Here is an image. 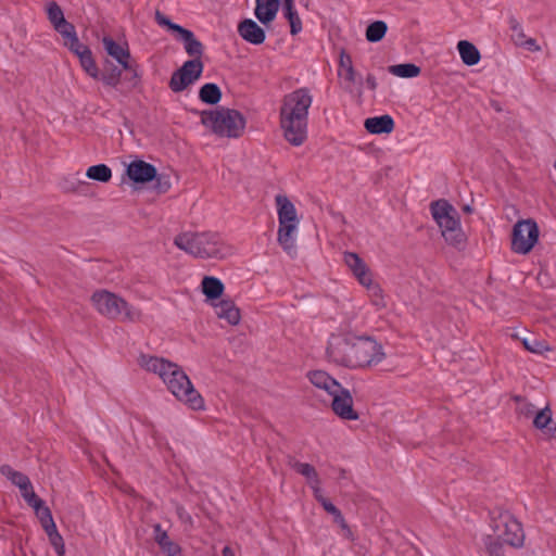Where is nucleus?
<instances>
[{
    "label": "nucleus",
    "instance_id": "43",
    "mask_svg": "<svg viewBox=\"0 0 556 556\" xmlns=\"http://www.w3.org/2000/svg\"><path fill=\"white\" fill-rule=\"evenodd\" d=\"M159 547L167 556H182L181 547L173 540L165 542L163 545Z\"/></svg>",
    "mask_w": 556,
    "mask_h": 556
},
{
    "label": "nucleus",
    "instance_id": "22",
    "mask_svg": "<svg viewBox=\"0 0 556 556\" xmlns=\"http://www.w3.org/2000/svg\"><path fill=\"white\" fill-rule=\"evenodd\" d=\"M309 381L318 389L325 390L329 395L341 386L336 379L324 370H313L307 374Z\"/></svg>",
    "mask_w": 556,
    "mask_h": 556
},
{
    "label": "nucleus",
    "instance_id": "54",
    "mask_svg": "<svg viewBox=\"0 0 556 556\" xmlns=\"http://www.w3.org/2000/svg\"><path fill=\"white\" fill-rule=\"evenodd\" d=\"M336 508H337V507H336L331 502H329V503H324V509H325L327 513H329V514L334 513V511H336Z\"/></svg>",
    "mask_w": 556,
    "mask_h": 556
},
{
    "label": "nucleus",
    "instance_id": "31",
    "mask_svg": "<svg viewBox=\"0 0 556 556\" xmlns=\"http://www.w3.org/2000/svg\"><path fill=\"white\" fill-rule=\"evenodd\" d=\"M86 176L87 178L99 182H108L112 178V170L105 164L92 165L88 167Z\"/></svg>",
    "mask_w": 556,
    "mask_h": 556
},
{
    "label": "nucleus",
    "instance_id": "57",
    "mask_svg": "<svg viewBox=\"0 0 556 556\" xmlns=\"http://www.w3.org/2000/svg\"><path fill=\"white\" fill-rule=\"evenodd\" d=\"M43 529H45V531H46V533H47V535H48V536H50V533H51V534L58 533V529H56V526H55V525H54V528H53V529H52V528H43Z\"/></svg>",
    "mask_w": 556,
    "mask_h": 556
},
{
    "label": "nucleus",
    "instance_id": "41",
    "mask_svg": "<svg viewBox=\"0 0 556 556\" xmlns=\"http://www.w3.org/2000/svg\"><path fill=\"white\" fill-rule=\"evenodd\" d=\"M64 46L67 47L70 49V51L73 52L77 58H80V55H83V53H85L84 50H90L89 47H87L86 45H84L79 41L77 36L72 38L68 41L66 40Z\"/></svg>",
    "mask_w": 556,
    "mask_h": 556
},
{
    "label": "nucleus",
    "instance_id": "30",
    "mask_svg": "<svg viewBox=\"0 0 556 556\" xmlns=\"http://www.w3.org/2000/svg\"><path fill=\"white\" fill-rule=\"evenodd\" d=\"M121 77L122 70L108 61L106 66L103 73L100 75L99 79H101L104 85L116 88L121 81Z\"/></svg>",
    "mask_w": 556,
    "mask_h": 556
},
{
    "label": "nucleus",
    "instance_id": "2",
    "mask_svg": "<svg viewBox=\"0 0 556 556\" xmlns=\"http://www.w3.org/2000/svg\"><path fill=\"white\" fill-rule=\"evenodd\" d=\"M138 364L148 371L156 374L172 394L193 410L204 409V400L194 389L180 366L163 357L140 354Z\"/></svg>",
    "mask_w": 556,
    "mask_h": 556
},
{
    "label": "nucleus",
    "instance_id": "45",
    "mask_svg": "<svg viewBox=\"0 0 556 556\" xmlns=\"http://www.w3.org/2000/svg\"><path fill=\"white\" fill-rule=\"evenodd\" d=\"M153 538L159 546L163 545L165 542L170 540V538L167 534V531L162 529L160 523L153 525Z\"/></svg>",
    "mask_w": 556,
    "mask_h": 556
},
{
    "label": "nucleus",
    "instance_id": "3",
    "mask_svg": "<svg viewBox=\"0 0 556 556\" xmlns=\"http://www.w3.org/2000/svg\"><path fill=\"white\" fill-rule=\"evenodd\" d=\"M313 98L307 88L296 89L285 96L280 108V124L283 136L292 146L299 147L307 138V115Z\"/></svg>",
    "mask_w": 556,
    "mask_h": 556
},
{
    "label": "nucleus",
    "instance_id": "11",
    "mask_svg": "<svg viewBox=\"0 0 556 556\" xmlns=\"http://www.w3.org/2000/svg\"><path fill=\"white\" fill-rule=\"evenodd\" d=\"M0 473L20 489L22 496L30 507L38 510L42 504V500L34 492L31 482L26 475L13 469L10 465H2L0 467Z\"/></svg>",
    "mask_w": 556,
    "mask_h": 556
},
{
    "label": "nucleus",
    "instance_id": "55",
    "mask_svg": "<svg viewBox=\"0 0 556 556\" xmlns=\"http://www.w3.org/2000/svg\"><path fill=\"white\" fill-rule=\"evenodd\" d=\"M526 45L528 46L529 49H532V47H534L535 50L539 49V47L535 45V40L534 39L527 40Z\"/></svg>",
    "mask_w": 556,
    "mask_h": 556
},
{
    "label": "nucleus",
    "instance_id": "53",
    "mask_svg": "<svg viewBox=\"0 0 556 556\" xmlns=\"http://www.w3.org/2000/svg\"><path fill=\"white\" fill-rule=\"evenodd\" d=\"M36 513L38 514L39 516V519H46V514L48 513V515H52L50 509L48 507H46L43 505V503L41 504V506L38 508V510H36Z\"/></svg>",
    "mask_w": 556,
    "mask_h": 556
},
{
    "label": "nucleus",
    "instance_id": "34",
    "mask_svg": "<svg viewBox=\"0 0 556 556\" xmlns=\"http://www.w3.org/2000/svg\"><path fill=\"white\" fill-rule=\"evenodd\" d=\"M85 53L80 55L79 63L83 70L92 78L99 79L100 73L96 64L91 50H84Z\"/></svg>",
    "mask_w": 556,
    "mask_h": 556
},
{
    "label": "nucleus",
    "instance_id": "5",
    "mask_svg": "<svg viewBox=\"0 0 556 556\" xmlns=\"http://www.w3.org/2000/svg\"><path fill=\"white\" fill-rule=\"evenodd\" d=\"M201 123L219 137L238 138L245 127L243 115L232 109L219 108L200 112Z\"/></svg>",
    "mask_w": 556,
    "mask_h": 556
},
{
    "label": "nucleus",
    "instance_id": "28",
    "mask_svg": "<svg viewBox=\"0 0 556 556\" xmlns=\"http://www.w3.org/2000/svg\"><path fill=\"white\" fill-rule=\"evenodd\" d=\"M202 292L210 300H216L220 298L224 292L223 282L213 276H205L202 280Z\"/></svg>",
    "mask_w": 556,
    "mask_h": 556
},
{
    "label": "nucleus",
    "instance_id": "51",
    "mask_svg": "<svg viewBox=\"0 0 556 556\" xmlns=\"http://www.w3.org/2000/svg\"><path fill=\"white\" fill-rule=\"evenodd\" d=\"M41 526L42 528H54V520H53V517L52 515H48V513L46 514V519H41Z\"/></svg>",
    "mask_w": 556,
    "mask_h": 556
},
{
    "label": "nucleus",
    "instance_id": "15",
    "mask_svg": "<svg viewBox=\"0 0 556 556\" xmlns=\"http://www.w3.org/2000/svg\"><path fill=\"white\" fill-rule=\"evenodd\" d=\"M238 34L252 45H262L265 41V30L253 20L245 18L238 25Z\"/></svg>",
    "mask_w": 556,
    "mask_h": 556
},
{
    "label": "nucleus",
    "instance_id": "18",
    "mask_svg": "<svg viewBox=\"0 0 556 556\" xmlns=\"http://www.w3.org/2000/svg\"><path fill=\"white\" fill-rule=\"evenodd\" d=\"M344 262L361 285L369 282V278L371 277L369 269L365 262L356 253H344Z\"/></svg>",
    "mask_w": 556,
    "mask_h": 556
},
{
    "label": "nucleus",
    "instance_id": "39",
    "mask_svg": "<svg viewBox=\"0 0 556 556\" xmlns=\"http://www.w3.org/2000/svg\"><path fill=\"white\" fill-rule=\"evenodd\" d=\"M504 542L498 538L488 536L485 540V547L490 556H504Z\"/></svg>",
    "mask_w": 556,
    "mask_h": 556
},
{
    "label": "nucleus",
    "instance_id": "35",
    "mask_svg": "<svg viewBox=\"0 0 556 556\" xmlns=\"http://www.w3.org/2000/svg\"><path fill=\"white\" fill-rule=\"evenodd\" d=\"M47 15L49 22L53 27L65 21L64 13L61 7L55 1H51L48 3Z\"/></svg>",
    "mask_w": 556,
    "mask_h": 556
},
{
    "label": "nucleus",
    "instance_id": "14",
    "mask_svg": "<svg viewBox=\"0 0 556 556\" xmlns=\"http://www.w3.org/2000/svg\"><path fill=\"white\" fill-rule=\"evenodd\" d=\"M126 173L129 179L137 184L150 182L156 178L155 166L142 160L129 163Z\"/></svg>",
    "mask_w": 556,
    "mask_h": 556
},
{
    "label": "nucleus",
    "instance_id": "26",
    "mask_svg": "<svg viewBox=\"0 0 556 556\" xmlns=\"http://www.w3.org/2000/svg\"><path fill=\"white\" fill-rule=\"evenodd\" d=\"M180 39L185 43V50L190 56L200 59L203 53V45L194 37L193 33L189 29L182 28L179 33Z\"/></svg>",
    "mask_w": 556,
    "mask_h": 556
},
{
    "label": "nucleus",
    "instance_id": "59",
    "mask_svg": "<svg viewBox=\"0 0 556 556\" xmlns=\"http://www.w3.org/2000/svg\"><path fill=\"white\" fill-rule=\"evenodd\" d=\"M317 501L324 506V503H329L330 501H328L326 497L324 496H318Z\"/></svg>",
    "mask_w": 556,
    "mask_h": 556
},
{
    "label": "nucleus",
    "instance_id": "1",
    "mask_svg": "<svg viewBox=\"0 0 556 556\" xmlns=\"http://www.w3.org/2000/svg\"><path fill=\"white\" fill-rule=\"evenodd\" d=\"M327 355L338 365L350 368H367L381 363L383 348L371 337L334 336L327 346Z\"/></svg>",
    "mask_w": 556,
    "mask_h": 556
},
{
    "label": "nucleus",
    "instance_id": "47",
    "mask_svg": "<svg viewBox=\"0 0 556 556\" xmlns=\"http://www.w3.org/2000/svg\"><path fill=\"white\" fill-rule=\"evenodd\" d=\"M176 513H177L178 518L184 523H190V525L192 523V518H191L190 514L181 505L176 506Z\"/></svg>",
    "mask_w": 556,
    "mask_h": 556
},
{
    "label": "nucleus",
    "instance_id": "27",
    "mask_svg": "<svg viewBox=\"0 0 556 556\" xmlns=\"http://www.w3.org/2000/svg\"><path fill=\"white\" fill-rule=\"evenodd\" d=\"M283 15L290 24L291 35H298L302 30V21L294 8V0L283 1Z\"/></svg>",
    "mask_w": 556,
    "mask_h": 556
},
{
    "label": "nucleus",
    "instance_id": "21",
    "mask_svg": "<svg viewBox=\"0 0 556 556\" xmlns=\"http://www.w3.org/2000/svg\"><path fill=\"white\" fill-rule=\"evenodd\" d=\"M288 465L307 479L313 491L319 492L320 480L316 469L312 465L301 463L292 456L288 457Z\"/></svg>",
    "mask_w": 556,
    "mask_h": 556
},
{
    "label": "nucleus",
    "instance_id": "33",
    "mask_svg": "<svg viewBox=\"0 0 556 556\" xmlns=\"http://www.w3.org/2000/svg\"><path fill=\"white\" fill-rule=\"evenodd\" d=\"M389 72L403 78H413L419 75L420 68L413 63H404L389 66Z\"/></svg>",
    "mask_w": 556,
    "mask_h": 556
},
{
    "label": "nucleus",
    "instance_id": "37",
    "mask_svg": "<svg viewBox=\"0 0 556 556\" xmlns=\"http://www.w3.org/2000/svg\"><path fill=\"white\" fill-rule=\"evenodd\" d=\"M522 345L527 351L535 354H543L545 351L549 350L545 341L538 340L536 338H525Z\"/></svg>",
    "mask_w": 556,
    "mask_h": 556
},
{
    "label": "nucleus",
    "instance_id": "17",
    "mask_svg": "<svg viewBox=\"0 0 556 556\" xmlns=\"http://www.w3.org/2000/svg\"><path fill=\"white\" fill-rule=\"evenodd\" d=\"M280 0H256L254 14L264 25L271 23L279 11Z\"/></svg>",
    "mask_w": 556,
    "mask_h": 556
},
{
    "label": "nucleus",
    "instance_id": "7",
    "mask_svg": "<svg viewBox=\"0 0 556 556\" xmlns=\"http://www.w3.org/2000/svg\"><path fill=\"white\" fill-rule=\"evenodd\" d=\"M96 309L110 319L123 316L124 320L136 321L140 318V312L130 306L123 298L106 290L96 291L91 296Z\"/></svg>",
    "mask_w": 556,
    "mask_h": 556
},
{
    "label": "nucleus",
    "instance_id": "16",
    "mask_svg": "<svg viewBox=\"0 0 556 556\" xmlns=\"http://www.w3.org/2000/svg\"><path fill=\"white\" fill-rule=\"evenodd\" d=\"M338 75L343 78L344 89L352 92L353 86L357 81V75L353 66L352 58L344 49L340 51Z\"/></svg>",
    "mask_w": 556,
    "mask_h": 556
},
{
    "label": "nucleus",
    "instance_id": "49",
    "mask_svg": "<svg viewBox=\"0 0 556 556\" xmlns=\"http://www.w3.org/2000/svg\"><path fill=\"white\" fill-rule=\"evenodd\" d=\"M333 520L336 523H338L341 527L342 530H344L346 532L348 536L352 535L351 529L349 528L343 515H340L339 517H337Z\"/></svg>",
    "mask_w": 556,
    "mask_h": 556
},
{
    "label": "nucleus",
    "instance_id": "8",
    "mask_svg": "<svg viewBox=\"0 0 556 556\" xmlns=\"http://www.w3.org/2000/svg\"><path fill=\"white\" fill-rule=\"evenodd\" d=\"M539 236V227L533 219L518 220L513 227L511 251L517 254H528L536 244Z\"/></svg>",
    "mask_w": 556,
    "mask_h": 556
},
{
    "label": "nucleus",
    "instance_id": "46",
    "mask_svg": "<svg viewBox=\"0 0 556 556\" xmlns=\"http://www.w3.org/2000/svg\"><path fill=\"white\" fill-rule=\"evenodd\" d=\"M49 540H50V543L52 544V546L55 548L56 553L59 555H62L64 553V542H63V538L60 535V533L59 532L54 533V534L50 533Z\"/></svg>",
    "mask_w": 556,
    "mask_h": 556
},
{
    "label": "nucleus",
    "instance_id": "25",
    "mask_svg": "<svg viewBox=\"0 0 556 556\" xmlns=\"http://www.w3.org/2000/svg\"><path fill=\"white\" fill-rule=\"evenodd\" d=\"M457 49L464 64L472 66L479 63L481 55L473 43L467 40H460L457 43Z\"/></svg>",
    "mask_w": 556,
    "mask_h": 556
},
{
    "label": "nucleus",
    "instance_id": "13",
    "mask_svg": "<svg viewBox=\"0 0 556 556\" xmlns=\"http://www.w3.org/2000/svg\"><path fill=\"white\" fill-rule=\"evenodd\" d=\"M102 43L106 53L113 59H115L118 62V64L122 65L123 70L132 71L134 78H138L136 71L132 68V65L130 64L131 56L127 45L122 46L109 36L103 37Z\"/></svg>",
    "mask_w": 556,
    "mask_h": 556
},
{
    "label": "nucleus",
    "instance_id": "58",
    "mask_svg": "<svg viewBox=\"0 0 556 556\" xmlns=\"http://www.w3.org/2000/svg\"><path fill=\"white\" fill-rule=\"evenodd\" d=\"M317 501L324 506V503H329L330 501H328L326 497L324 496H318Z\"/></svg>",
    "mask_w": 556,
    "mask_h": 556
},
{
    "label": "nucleus",
    "instance_id": "62",
    "mask_svg": "<svg viewBox=\"0 0 556 556\" xmlns=\"http://www.w3.org/2000/svg\"><path fill=\"white\" fill-rule=\"evenodd\" d=\"M464 211L466 213H471V207L469 205L464 206Z\"/></svg>",
    "mask_w": 556,
    "mask_h": 556
},
{
    "label": "nucleus",
    "instance_id": "40",
    "mask_svg": "<svg viewBox=\"0 0 556 556\" xmlns=\"http://www.w3.org/2000/svg\"><path fill=\"white\" fill-rule=\"evenodd\" d=\"M53 28L62 36L64 43L77 36L75 26L66 20Z\"/></svg>",
    "mask_w": 556,
    "mask_h": 556
},
{
    "label": "nucleus",
    "instance_id": "48",
    "mask_svg": "<svg viewBox=\"0 0 556 556\" xmlns=\"http://www.w3.org/2000/svg\"><path fill=\"white\" fill-rule=\"evenodd\" d=\"M156 181V185H155V189L160 192V193H164L168 190L169 188V182L168 181H162V177L161 176H157L156 175V178L154 179Z\"/></svg>",
    "mask_w": 556,
    "mask_h": 556
},
{
    "label": "nucleus",
    "instance_id": "60",
    "mask_svg": "<svg viewBox=\"0 0 556 556\" xmlns=\"http://www.w3.org/2000/svg\"><path fill=\"white\" fill-rule=\"evenodd\" d=\"M331 515L333 516V519H336L337 517H339L342 514H341V511L338 508H336V511L331 513Z\"/></svg>",
    "mask_w": 556,
    "mask_h": 556
},
{
    "label": "nucleus",
    "instance_id": "10",
    "mask_svg": "<svg viewBox=\"0 0 556 556\" xmlns=\"http://www.w3.org/2000/svg\"><path fill=\"white\" fill-rule=\"evenodd\" d=\"M202 72L203 63L200 59L186 61L180 68L172 74L168 86L173 92H181L198 80Z\"/></svg>",
    "mask_w": 556,
    "mask_h": 556
},
{
    "label": "nucleus",
    "instance_id": "4",
    "mask_svg": "<svg viewBox=\"0 0 556 556\" xmlns=\"http://www.w3.org/2000/svg\"><path fill=\"white\" fill-rule=\"evenodd\" d=\"M174 244L199 258H224L230 253L222 236L213 231L181 232L175 237Z\"/></svg>",
    "mask_w": 556,
    "mask_h": 556
},
{
    "label": "nucleus",
    "instance_id": "36",
    "mask_svg": "<svg viewBox=\"0 0 556 556\" xmlns=\"http://www.w3.org/2000/svg\"><path fill=\"white\" fill-rule=\"evenodd\" d=\"M362 286L366 287L374 305H376V306H384L386 305L383 295H382V289L380 288L379 285L372 282L371 277L369 278L368 283H362Z\"/></svg>",
    "mask_w": 556,
    "mask_h": 556
},
{
    "label": "nucleus",
    "instance_id": "38",
    "mask_svg": "<svg viewBox=\"0 0 556 556\" xmlns=\"http://www.w3.org/2000/svg\"><path fill=\"white\" fill-rule=\"evenodd\" d=\"M553 424L552 412L548 407H545L538 412L533 419V425L540 430H544L548 425Z\"/></svg>",
    "mask_w": 556,
    "mask_h": 556
},
{
    "label": "nucleus",
    "instance_id": "29",
    "mask_svg": "<svg viewBox=\"0 0 556 556\" xmlns=\"http://www.w3.org/2000/svg\"><path fill=\"white\" fill-rule=\"evenodd\" d=\"M199 98L206 104H217L222 99L220 88L216 84L207 83L200 88Z\"/></svg>",
    "mask_w": 556,
    "mask_h": 556
},
{
    "label": "nucleus",
    "instance_id": "12",
    "mask_svg": "<svg viewBox=\"0 0 556 556\" xmlns=\"http://www.w3.org/2000/svg\"><path fill=\"white\" fill-rule=\"evenodd\" d=\"M331 408L333 413L344 420H357L358 414L353 407V397L350 391L342 386L332 394Z\"/></svg>",
    "mask_w": 556,
    "mask_h": 556
},
{
    "label": "nucleus",
    "instance_id": "52",
    "mask_svg": "<svg viewBox=\"0 0 556 556\" xmlns=\"http://www.w3.org/2000/svg\"><path fill=\"white\" fill-rule=\"evenodd\" d=\"M543 431L548 438L556 439V425L554 422L548 425Z\"/></svg>",
    "mask_w": 556,
    "mask_h": 556
},
{
    "label": "nucleus",
    "instance_id": "44",
    "mask_svg": "<svg viewBox=\"0 0 556 556\" xmlns=\"http://www.w3.org/2000/svg\"><path fill=\"white\" fill-rule=\"evenodd\" d=\"M155 21L161 26H167L170 30L179 33L184 27L170 22V20L162 14L160 11H156L155 13Z\"/></svg>",
    "mask_w": 556,
    "mask_h": 556
},
{
    "label": "nucleus",
    "instance_id": "9",
    "mask_svg": "<svg viewBox=\"0 0 556 556\" xmlns=\"http://www.w3.org/2000/svg\"><path fill=\"white\" fill-rule=\"evenodd\" d=\"M492 527L496 538L505 544L514 547L522 545L525 540L522 527L509 513L500 514L494 518Z\"/></svg>",
    "mask_w": 556,
    "mask_h": 556
},
{
    "label": "nucleus",
    "instance_id": "32",
    "mask_svg": "<svg viewBox=\"0 0 556 556\" xmlns=\"http://www.w3.org/2000/svg\"><path fill=\"white\" fill-rule=\"evenodd\" d=\"M388 30V25L383 21H376L366 28V39L369 42H379L383 39Z\"/></svg>",
    "mask_w": 556,
    "mask_h": 556
},
{
    "label": "nucleus",
    "instance_id": "24",
    "mask_svg": "<svg viewBox=\"0 0 556 556\" xmlns=\"http://www.w3.org/2000/svg\"><path fill=\"white\" fill-rule=\"evenodd\" d=\"M365 128L370 134H390L394 129V121L390 115L369 117L365 121Z\"/></svg>",
    "mask_w": 556,
    "mask_h": 556
},
{
    "label": "nucleus",
    "instance_id": "56",
    "mask_svg": "<svg viewBox=\"0 0 556 556\" xmlns=\"http://www.w3.org/2000/svg\"><path fill=\"white\" fill-rule=\"evenodd\" d=\"M223 556H235V554H233V552L231 551L230 547L226 546L223 549Z\"/></svg>",
    "mask_w": 556,
    "mask_h": 556
},
{
    "label": "nucleus",
    "instance_id": "23",
    "mask_svg": "<svg viewBox=\"0 0 556 556\" xmlns=\"http://www.w3.org/2000/svg\"><path fill=\"white\" fill-rule=\"evenodd\" d=\"M215 312L219 318L227 320L232 326L240 323V309L231 300H220L215 304Z\"/></svg>",
    "mask_w": 556,
    "mask_h": 556
},
{
    "label": "nucleus",
    "instance_id": "61",
    "mask_svg": "<svg viewBox=\"0 0 556 556\" xmlns=\"http://www.w3.org/2000/svg\"><path fill=\"white\" fill-rule=\"evenodd\" d=\"M314 495H315L316 500L318 498V496H323L321 495V490L319 489V492L314 491Z\"/></svg>",
    "mask_w": 556,
    "mask_h": 556
},
{
    "label": "nucleus",
    "instance_id": "19",
    "mask_svg": "<svg viewBox=\"0 0 556 556\" xmlns=\"http://www.w3.org/2000/svg\"><path fill=\"white\" fill-rule=\"evenodd\" d=\"M279 225L299 223L294 204L283 194L275 198Z\"/></svg>",
    "mask_w": 556,
    "mask_h": 556
},
{
    "label": "nucleus",
    "instance_id": "50",
    "mask_svg": "<svg viewBox=\"0 0 556 556\" xmlns=\"http://www.w3.org/2000/svg\"><path fill=\"white\" fill-rule=\"evenodd\" d=\"M366 85L370 90H376L378 84L376 77L372 74L367 75Z\"/></svg>",
    "mask_w": 556,
    "mask_h": 556
},
{
    "label": "nucleus",
    "instance_id": "6",
    "mask_svg": "<svg viewBox=\"0 0 556 556\" xmlns=\"http://www.w3.org/2000/svg\"><path fill=\"white\" fill-rule=\"evenodd\" d=\"M430 211L445 241L457 248L463 247L466 236L456 210L446 200H438L431 203Z\"/></svg>",
    "mask_w": 556,
    "mask_h": 556
},
{
    "label": "nucleus",
    "instance_id": "20",
    "mask_svg": "<svg viewBox=\"0 0 556 556\" xmlns=\"http://www.w3.org/2000/svg\"><path fill=\"white\" fill-rule=\"evenodd\" d=\"M299 223H289L279 225L278 242L289 255L295 252V235Z\"/></svg>",
    "mask_w": 556,
    "mask_h": 556
},
{
    "label": "nucleus",
    "instance_id": "42",
    "mask_svg": "<svg viewBox=\"0 0 556 556\" xmlns=\"http://www.w3.org/2000/svg\"><path fill=\"white\" fill-rule=\"evenodd\" d=\"M514 401L519 405L517 407V412L525 417H530L534 414V405L526 402L520 395L514 396Z\"/></svg>",
    "mask_w": 556,
    "mask_h": 556
}]
</instances>
